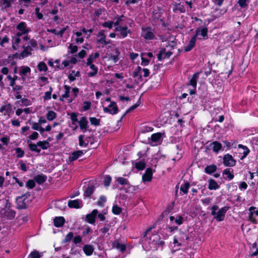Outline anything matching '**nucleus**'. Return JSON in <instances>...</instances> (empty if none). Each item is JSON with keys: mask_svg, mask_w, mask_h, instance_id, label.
Masks as SVG:
<instances>
[{"mask_svg": "<svg viewBox=\"0 0 258 258\" xmlns=\"http://www.w3.org/2000/svg\"><path fill=\"white\" fill-rule=\"evenodd\" d=\"M16 32L15 35L12 36V48L17 50L19 49V44L20 43L21 39L24 41L30 39V36L28 35L30 29L27 27L26 23L24 22H21L18 24L16 26Z\"/></svg>", "mask_w": 258, "mask_h": 258, "instance_id": "1", "label": "nucleus"}, {"mask_svg": "<svg viewBox=\"0 0 258 258\" xmlns=\"http://www.w3.org/2000/svg\"><path fill=\"white\" fill-rule=\"evenodd\" d=\"M29 40L27 45L25 44L23 45V50L19 54L18 57L19 59H23L31 55L32 51L37 47V43L35 40L33 39H30Z\"/></svg>", "mask_w": 258, "mask_h": 258, "instance_id": "2", "label": "nucleus"}, {"mask_svg": "<svg viewBox=\"0 0 258 258\" xmlns=\"http://www.w3.org/2000/svg\"><path fill=\"white\" fill-rule=\"evenodd\" d=\"M219 207L217 205L213 206L211 208V214L214 216V217L218 221H222L225 218V215L226 212L228 210L229 207H224L218 210L217 212L216 211L218 209Z\"/></svg>", "mask_w": 258, "mask_h": 258, "instance_id": "3", "label": "nucleus"}, {"mask_svg": "<svg viewBox=\"0 0 258 258\" xmlns=\"http://www.w3.org/2000/svg\"><path fill=\"white\" fill-rule=\"evenodd\" d=\"M141 36L147 41L153 40L156 37L154 29L149 27L142 28Z\"/></svg>", "mask_w": 258, "mask_h": 258, "instance_id": "4", "label": "nucleus"}, {"mask_svg": "<svg viewBox=\"0 0 258 258\" xmlns=\"http://www.w3.org/2000/svg\"><path fill=\"white\" fill-rule=\"evenodd\" d=\"M199 73H196L194 74L191 78L189 81V85L192 87V89L189 90V94L193 95L196 94V90L197 88V81L199 77Z\"/></svg>", "mask_w": 258, "mask_h": 258, "instance_id": "5", "label": "nucleus"}, {"mask_svg": "<svg viewBox=\"0 0 258 258\" xmlns=\"http://www.w3.org/2000/svg\"><path fill=\"white\" fill-rule=\"evenodd\" d=\"M103 111L105 113H109L111 114H116L118 112V108L116 102L112 101L107 107L103 108Z\"/></svg>", "mask_w": 258, "mask_h": 258, "instance_id": "6", "label": "nucleus"}, {"mask_svg": "<svg viewBox=\"0 0 258 258\" xmlns=\"http://www.w3.org/2000/svg\"><path fill=\"white\" fill-rule=\"evenodd\" d=\"M117 32V35L120 38H124L127 36V34L130 32V30L126 27L117 26L115 28Z\"/></svg>", "mask_w": 258, "mask_h": 258, "instance_id": "7", "label": "nucleus"}, {"mask_svg": "<svg viewBox=\"0 0 258 258\" xmlns=\"http://www.w3.org/2000/svg\"><path fill=\"white\" fill-rule=\"evenodd\" d=\"M255 207H250L249 209L248 220L253 224L257 223L255 217L258 216V210H255Z\"/></svg>", "mask_w": 258, "mask_h": 258, "instance_id": "8", "label": "nucleus"}, {"mask_svg": "<svg viewBox=\"0 0 258 258\" xmlns=\"http://www.w3.org/2000/svg\"><path fill=\"white\" fill-rule=\"evenodd\" d=\"M223 163L226 166L232 167L235 165L236 161L231 155L227 154L223 157Z\"/></svg>", "mask_w": 258, "mask_h": 258, "instance_id": "9", "label": "nucleus"}, {"mask_svg": "<svg viewBox=\"0 0 258 258\" xmlns=\"http://www.w3.org/2000/svg\"><path fill=\"white\" fill-rule=\"evenodd\" d=\"M162 134L161 133H157L152 135L151 140L152 144L154 146L161 144L162 142Z\"/></svg>", "mask_w": 258, "mask_h": 258, "instance_id": "10", "label": "nucleus"}, {"mask_svg": "<svg viewBox=\"0 0 258 258\" xmlns=\"http://www.w3.org/2000/svg\"><path fill=\"white\" fill-rule=\"evenodd\" d=\"M29 196L28 194H25L17 198L16 202L17 206L19 209H25L26 208V204L24 202L25 200Z\"/></svg>", "mask_w": 258, "mask_h": 258, "instance_id": "11", "label": "nucleus"}, {"mask_svg": "<svg viewBox=\"0 0 258 258\" xmlns=\"http://www.w3.org/2000/svg\"><path fill=\"white\" fill-rule=\"evenodd\" d=\"M78 123L79 124L80 129L83 132H85L87 131L89 126H88V121L86 117H85V116L82 117L80 119V120L78 121Z\"/></svg>", "mask_w": 258, "mask_h": 258, "instance_id": "12", "label": "nucleus"}, {"mask_svg": "<svg viewBox=\"0 0 258 258\" xmlns=\"http://www.w3.org/2000/svg\"><path fill=\"white\" fill-rule=\"evenodd\" d=\"M98 214V211L97 210H94L86 216V221L92 224L95 223V218L96 217Z\"/></svg>", "mask_w": 258, "mask_h": 258, "instance_id": "13", "label": "nucleus"}, {"mask_svg": "<svg viewBox=\"0 0 258 258\" xmlns=\"http://www.w3.org/2000/svg\"><path fill=\"white\" fill-rule=\"evenodd\" d=\"M196 40V36H194L189 41L188 44L184 46V50L186 52L191 50L195 45Z\"/></svg>", "mask_w": 258, "mask_h": 258, "instance_id": "14", "label": "nucleus"}, {"mask_svg": "<svg viewBox=\"0 0 258 258\" xmlns=\"http://www.w3.org/2000/svg\"><path fill=\"white\" fill-rule=\"evenodd\" d=\"M72 38H75V42L77 44H81L84 41V37L82 36V32H76L73 35Z\"/></svg>", "mask_w": 258, "mask_h": 258, "instance_id": "15", "label": "nucleus"}, {"mask_svg": "<svg viewBox=\"0 0 258 258\" xmlns=\"http://www.w3.org/2000/svg\"><path fill=\"white\" fill-rule=\"evenodd\" d=\"M31 69L27 66H21L19 68V74L20 76H29L31 74Z\"/></svg>", "mask_w": 258, "mask_h": 258, "instance_id": "16", "label": "nucleus"}, {"mask_svg": "<svg viewBox=\"0 0 258 258\" xmlns=\"http://www.w3.org/2000/svg\"><path fill=\"white\" fill-rule=\"evenodd\" d=\"M81 76L80 72L79 71L72 70L68 75V79L70 82H72Z\"/></svg>", "mask_w": 258, "mask_h": 258, "instance_id": "17", "label": "nucleus"}, {"mask_svg": "<svg viewBox=\"0 0 258 258\" xmlns=\"http://www.w3.org/2000/svg\"><path fill=\"white\" fill-rule=\"evenodd\" d=\"M68 206L70 208H79L82 207V202L79 200H72L69 202Z\"/></svg>", "mask_w": 258, "mask_h": 258, "instance_id": "18", "label": "nucleus"}, {"mask_svg": "<svg viewBox=\"0 0 258 258\" xmlns=\"http://www.w3.org/2000/svg\"><path fill=\"white\" fill-rule=\"evenodd\" d=\"M152 178V171L150 168H148L145 174L142 176L143 180L145 181H150Z\"/></svg>", "mask_w": 258, "mask_h": 258, "instance_id": "19", "label": "nucleus"}, {"mask_svg": "<svg viewBox=\"0 0 258 258\" xmlns=\"http://www.w3.org/2000/svg\"><path fill=\"white\" fill-rule=\"evenodd\" d=\"M87 66H89L90 69L92 70L91 71L88 73V76L90 77L95 76L98 73V68L93 64H87Z\"/></svg>", "mask_w": 258, "mask_h": 258, "instance_id": "20", "label": "nucleus"}, {"mask_svg": "<svg viewBox=\"0 0 258 258\" xmlns=\"http://www.w3.org/2000/svg\"><path fill=\"white\" fill-rule=\"evenodd\" d=\"M99 56V54L98 52L92 53L89 55L87 59L86 64H92L93 62L95 61L96 59Z\"/></svg>", "mask_w": 258, "mask_h": 258, "instance_id": "21", "label": "nucleus"}, {"mask_svg": "<svg viewBox=\"0 0 258 258\" xmlns=\"http://www.w3.org/2000/svg\"><path fill=\"white\" fill-rule=\"evenodd\" d=\"M65 220L62 217H57L54 219V225L55 227H59L64 224Z\"/></svg>", "mask_w": 258, "mask_h": 258, "instance_id": "22", "label": "nucleus"}, {"mask_svg": "<svg viewBox=\"0 0 258 258\" xmlns=\"http://www.w3.org/2000/svg\"><path fill=\"white\" fill-rule=\"evenodd\" d=\"M118 55L119 52L118 50L115 49V54H108V60L112 61L114 63H116L118 60Z\"/></svg>", "mask_w": 258, "mask_h": 258, "instance_id": "23", "label": "nucleus"}, {"mask_svg": "<svg viewBox=\"0 0 258 258\" xmlns=\"http://www.w3.org/2000/svg\"><path fill=\"white\" fill-rule=\"evenodd\" d=\"M83 155V152L82 151L79 150L74 152L71 154L70 156V159L71 161H74L77 159L79 157L82 156Z\"/></svg>", "mask_w": 258, "mask_h": 258, "instance_id": "24", "label": "nucleus"}, {"mask_svg": "<svg viewBox=\"0 0 258 258\" xmlns=\"http://www.w3.org/2000/svg\"><path fill=\"white\" fill-rule=\"evenodd\" d=\"M97 36L99 38L98 41L103 45H105L108 43V42L105 40V36L103 31H100L98 33Z\"/></svg>", "mask_w": 258, "mask_h": 258, "instance_id": "25", "label": "nucleus"}, {"mask_svg": "<svg viewBox=\"0 0 258 258\" xmlns=\"http://www.w3.org/2000/svg\"><path fill=\"white\" fill-rule=\"evenodd\" d=\"M207 32L208 30L206 28H203L197 30L195 36L197 37V36L201 35L203 38H205L207 35Z\"/></svg>", "mask_w": 258, "mask_h": 258, "instance_id": "26", "label": "nucleus"}, {"mask_svg": "<svg viewBox=\"0 0 258 258\" xmlns=\"http://www.w3.org/2000/svg\"><path fill=\"white\" fill-rule=\"evenodd\" d=\"M183 219V217L180 215H177L176 217L174 216L170 217V220L171 222L174 221L176 224L179 225L182 224Z\"/></svg>", "mask_w": 258, "mask_h": 258, "instance_id": "27", "label": "nucleus"}, {"mask_svg": "<svg viewBox=\"0 0 258 258\" xmlns=\"http://www.w3.org/2000/svg\"><path fill=\"white\" fill-rule=\"evenodd\" d=\"M232 170L230 168H227L224 170L223 174L226 176L225 178L228 180H231L233 178L234 175L232 173Z\"/></svg>", "mask_w": 258, "mask_h": 258, "instance_id": "28", "label": "nucleus"}, {"mask_svg": "<svg viewBox=\"0 0 258 258\" xmlns=\"http://www.w3.org/2000/svg\"><path fill=\"white\" fill-rule=\"evenodd\" d=\"M219 186L214 179H210L209 181L208 188L210 190H215L219 188Z\"/></svg>", "mask_w": 258, "mask_h": 258, "instance_id": "29", "label": "nucleus"}, {"mask_svg": "<svg viewBox=\"0 0 258 258\" xmlns=\"http://www.w3.org/2000/svg\"><path fill=\"white\" fill-rule=\"evenodd\" d=\"M172 53L170 51L165 52V49H163L161 51L160 53L159 54L158 56V58L159 60H161L162 58H164L166 57H168L171 55Z\"/></svg>", "mask_w": 258, "mask_h": 258, "instance_id": "30", "label": "nucleus"}, {"mask_svg": "<svg viewBox=\"0 0 258 258\" xmlns=\"http://www.w3.org/2000/svg\"><path fill=\"white\" fill-rule=\"evenodd\" d=\"M85 253L87 255H90L94 251V248L90 245H85L83 248Z\"/></svg>", "mask_w": 258, "mask_h": 258, "instance_id": "31", "label": "nucleus"}, {"mask_svg": "<svg viewBox=\"0 0 258 258\" xmlns=\"http://www.w3.org/2000/svg\"><path fill=\"white\" fill-rule=\"evenodd\" d=\"M211 147H212L213 150L215 152L217 153L221 149L222 145L218 142L215 141V142H214L211 144Z\"/></svg>", "mask_w": 258, "mask_h": 258, "instance_id": "32", "label": "nucleus"}, {"mask_svg": "<svg viewBox=\"0 0 258 258\" xmlns=\"http://www.w3.org/2000/svg\"><path fill=\"white\" fill-rule=\"evenodd\" d=\"M71 87L68 85L64 86V93L62 94V98H68L70 97Z\"/></svg>", "mask_w": 258, "mask_h": 258, "instance_id": "33", "label": "nucleus"}, {"mask_svg": "<svg viewBox=\"0 0 258 258\" xmlns=\"http://www.w3.org/2000/svg\"><path fill=\"white\" fill-rule=\"evenodd\" d=\"M11 3L9 0H1L0 7L2 10L7 9L11 6Z\"/></svg>", "mask_w": 258, "mask_h": 258, "instance_id": "34", "label": "nucleus"}, {"mask_svg": "<svg viewBox=\"0 0 258 258\" xmlns=\"http://www.w3.org/2000/svg\"><path fill=\"white\" fill-rule=\"evenodd\" d=\"M142 69L141 67L138 66L134 71L133 73V77L134 78H141L142 77Z\"/></svg>", "mask_w": 258, "mask_h": 258, "instance_id": "35", "label": "nucleus"}, {"mask_svg": "<svg viewBox=\"0 0 258 258\" xmlns=\"http://www.w3.org/2000/svg\"><path fill=\"white\" fill-rule=\"evenodd\" d=\"M217 169V167L215 165H210L209 166H207L205 168V171L206 173L208 174H211L214 172L216 171Z\"/></svg>", "mask_w": 258, "mask_h": 258, "instance_id": "36", "label": "nucleus"}, {"mask_svg": "<svg viewBox=\"0 0 258 258\" xmlns=\"http://www.w3.org/2000/svg\"><path fill=\"white\" fill-rule=\"evenodd\" d=\"M94 186L93 185H89L88 187L86 188L84 192V196L85 197H89L92 194L94 190Z\"/></svg>", "mask_w": 258, "mask_h": 258, "instance_id": "37", "label": "nucleus"}, {"mask_svg": "<svg viewBox=\"0 0 258 258\" xmlns=\"http://www.w3.org/2000/svg\"><path fill=\"white\" fill-rule=\"evenodd\" d=\"M34 179L36 182L41 184L46 181V176L44 175H38L34 177Z\"/></svg>", "mask_w": 258, "mask_h": 258, "instance_id": "38", "label": "nucleus"}, {"mask_svg": "<svg viewBox=\"0 0 258 258\" xmlns=\"http://www.w3.org/2000/svg\"><path fill=\"white\" fill-rule=\"evenodd\" d=\"M177 236L179 237V238H178L179 241L181 243L188 239V237L186 235L181 231H179L178 235Z\"/></svg>", "mask_w": 258, "mask_h": 258, "instance_id": "39", "label": "nucleus"}, {"mask_svg": "<svg viewBox=\"0 0 258 258\" xmlns=\"http://www.w3.org/2000/svg\"><path fill=\"white\" fill-rule=\"evenodd\" d=\"M38 146L40 147L41 149L45 150L47 149L49 147V143L48 142L46 141H39L37 142Z\"/></svg>", "mask_w": 258, "mask_h": 258, "instance_id": "40", "label": "nucleus"}, {"mask_svg": "<svg viewBox=\"0 0 258 258\" xmlns=\"http://www.w3.org/2000/svg\"><path fill=\"white\" fill-rule=\"evenodd\" d=\"M79 92V89L77 87H75L72 89V98L71 99H70L69 100V103L72 102L73 101V100L78 96Z\"/></svg>", "mask_w": 258, "mask_h": 258, "instance_id": "41", "label": "nucleus"}, {"mask_svg": "<svg viewBox=\"0 0 258 258\" xmlns=\"http://www.w3.org/2000/svg\"><path fill=\"white\" fill-rule=\"evenodd\" d=\"M250 254L251 256H256L258 254V248L255 243H253L250 248Z\"/></svg>", "mask_w": 258, "mask_h": 258, "instance_id": "42", "label": "nucleus"}, {"mask_svg": "<svg viewBox=\"0 0 258 258\" xmlns=\"http://www.w3.org/2000/svg\"><path fill=\"white\" fill-rule=\"evenodd\" d=\"M37 68L39 72H46L48 69L46 64L43 61H41L38 63Z\"/></svg>", "mask_w": 258, "mask_h": 258, "instance_id": "43", "label": "nucleus"}, {"mask_svg": "<svg viewBox=\"0 0 258 258\" xmlns=\"http://www.w3.org/2000/svg\"><path fill=\"white\" fill-rule=\"evenodd\" d=\"M66 30V28H64L60 29V30H57L56 29H51L49 30V31L55 35L59 36L60 37H62V35L63 34Z\"/></svg>", "mask_w": 258, "mask_h": 258, "instance_id": "44", "label": "nucleus"}, {"mask_svg": "<svg viewBox=\"0 0 258 258\" xmlns=\"http://www.w3.org/2000/svg\"><path fill=\"white\" fill-rule=\"evenodd\" d=\"M38 84L40 86H43L48 83L47 78L45 77H40L38 79Z\"/></svg>", "mask_w": 258, "mask_h": 258, "instance_id": "45", "label": "nucleus"}, {"mask_svg": "<svg viewBox=\"0 0 258 258\" xmlns=\"http://www.w3.org/2000/svg\"><path fill=\"white\" fill-rule=\"evenodd\" d=\"M140 101H138V102L136 103L135 104H134V105H133L132 106H131V107H130L125 112V113L122 115V116L121 117V119H120V120L122 119V118H123L125 115L129 113V112H131L132 111H133L134 109H135L136 108H137L139 105H140Z\"/></svg>", "mask_w": 258, "mask_h": 258, "instance_id": "46", "label": "nucleus"}, {"mask_svg": "<svg viewBox=\"0 0 258 258\" xmlns=\"http://www.w3.org/2000/svg\"><path fill=\"white\" fill-rule=\"evenodd\" d=\"M189 186V183L188 182H185L181 185L180 190L184 194H185L187 192Z\"/></svg>", "mask_w": 258, "mask_h": 258, "instance_id": "47", "label": "nucleus"}, {"mask_svg": "<svg viewBox=\"0 0 258 258\" xmlns=\"http://www.w3.org/2000/svg\"><path fill=\"white\" fill-rule=\"evenodd\" d=\"M56 117V114L55 112L50 110L48 111L46 114V118L49 120H52Z\"/></svg>", "mask_w": 258, "mask_h": 258, "instance_id": "48", "label": "nucleus"}, {"mask_svg": "<svg viewBox=\"0 0 258 258\" xmlns=\"http://www.w3.org/2000/svg\"><path fill=\"white\" fill-rule=\"evenodd\" d=\"M173 9V11L175 12L178 11L181 13H183L185 12V9L184 6L180 4L175 5Z\"/></svg>", "mask_w": 258, "mask_h": 258, "instance_id": "49", "label": "nucleus"}, {"mask_svg": "<svg viewBox=\"0 0 258 258\" xmlns=\"http://www.w3.org/2000/svg\"><path fill=\"white\" fill-rule=\"evenodd\" d=\"M116 181L121 185H127L128 184V181L126 179L122 177H118L115 178Z\"/></svg>", "mask_w": 258, "mask_h": 258, "instance_id": "50", "label": "nucleus"}, {"mask_svg": "<svg viewBox=\"0 0 258 258\" xmlns=\"http://www.w3.org/2000/svg\"><path fill=\"white\" fill-rule=\"evenodd\" d=\"M71 119L72 121V125H76V122H78V114L76 113H72L70 114Z\"/></svg>", "mask_w": 258, "mask_h": 258, "instance_id": "51", "label": "nucleus"}, {"mask_svg": "<svg viewBox=\"0 0 258 258\" xmlns=\"http://www.w3.org/2000/svg\"><path fill=\"white\" fill-rule=\"evenodd\" d=\"M52 91V88L49 87V90L45 93L43 99L44 100H49L51 99V93Z\"/></svg>", "mask_w": 258, "mask_h": 258, "instance_id": "52", "label": "nucleus"}, {"mask_svg": "<svg viewBox=\"0 0 258 258\" xmlns=\"http://www.w3.org/2000/svg\"><path fill=\"white\" fill-rule=\"evenodd\" d=\"M91 124L95 126L100 125V119L95 117H91L89 118Z\"/></svg>", "mask_w": 258, "mask_h": 258, "instance_id": "53", "label": "nucleus"}, {"mask_svg": "<svg viewBox=\"0 0 258 258\" xmlns=\"http://www.w3.org/2000/svg\"><path fill=\"white\" fill-rule=\"evenodd\" d=\"M16 157L17 158H21L24 155V151L20 148H16L15 149Z\"/></svg>", "mask_w": 258, "mask_h": 258, "instance_id": "54", "label": "nucleus"}, {"mask_svg": "<svg viewBox=\"0 0 258 258\" xmlns=\"http://www.w3.org/2000/svg\"><path fill=\"white\" fill-rule=\"evenodd\" d=\"M37 146H38L37 144L36 145L35 144H30L29 145V148L30 150H31L32 151H35L36 153H39L40 152V149H38L37 148Z\"/></svg>", "mask_w": 258, "mask_h": 258, "instance_id": "55", "label": "nucleus"}, {"mask_svg": "<svg viewBox=\"0 0 258 258\" xmlns=\"http://www.w3.org/2000/svg\"><path fill=\"white\" fill-rule=\"evenodd\" d=\"M142 133L150 132L153 130V128L147 125H143L141 128Z\"/></svg>", "mask_w": 258, "mask_h": 258, "instance_id": "56", "label": "nucleus"}, {"mask_svg": "<svg viewBox=\"0 0 258 258\" xmlns=\"http://www.w3.org/2000/svg\"><path fill=\"white\" fill-rule=\"evenodd\" d=\"M74 237V233L72 232H69L65 237L63 240V243H67L70 241Z\"/></svg>", "mask_w": 258, "mask_h": 258, "instance_id": "57", "label": "nucleus"}, {"mask_svg": "<svg viewBox=\"0 0 258 258\" xmlns=\"http://www.w3.org/2000/svg\"><path fill=\"white\" fill-rule=\"evenodd\" d=\"M135 167L139 170H143L145 168V163L143 161H139L136 163Z\"/></svg>", "mask_w": 258, "mask_h": 258, "instance_id": "58", "label": "nucleus"}, {"mask_svg": "<svg viewBox=\"0 0 258 258\" xmlns=\"http://www.w3.org/2000/svg\"><path fill=\"white\" fill-rule=\"evenodd\" d=\"M111 181V177L110 176L107 175L104 176L103 182L105 186H108L110 185Z\"/></svg>", "mask_w": 258, "mask_h": 258, "instance_id": "59", "label": "nucleus"}, {"mask_svg": "<svg viewBox=\"0 0 258 258\" xmlns=\"http://www.w3.org/2000/svg\"><path fill=\"white\" fill-rule=\"evenodd\" d=\"M115 247L121 251H124L126 248L124 244L120 243L118 242L115 243Z\"/></svg>", "mask_w": 258, "mask_h": 258, "instance_id": "60", "label": "nucleus"}, {"mask_svg": "<svg viewBox=\"0 0 258 258\" xmlns=\"http://www.w3.org/2000/svg\"><path fill=\"white\" fill-rule=\"evenodd\" d=\"M112 211L113 214L118 215L120 213L121 209L118 206L116 205H114L112 207Z\"/></svg>", "mask_w": 258, "mask_h": 258, "instance_id": "61", "label": "nucleus"}, {"mask_svg": "<svg viewBox=\"0 0 258 258\" xmlns=\"http://www.w3.org/2000/svg\"><path fill=\"white\" fill-rule=\"evenodd\" d=\"M84 138V136L82 135L79 136V145L81 147H86L87 145V144H86L83 140Z\"/></svg>", "mask_w": 258, "mask_h": 258, "instance_id": "62", "label": "nucleus"}, {"mask_svg": "<svg viewBox=\"0 0 258 258\" xmlns=\"http://www.w3.org/2000/svg\"><path fill=\"white\" fill-rule=\"evenodd\" d=\"M29 257L31 258H39L40 257V254L38 251L34 250L30 253Z\"/></svg>", "mask_w": 258, "mask_h": 258, "instance_id": "63", "label": "nucleus"}, {"mask_svg": "<svg viewBox=\"0 0 258 258\" xmlns=\"http://www.w3.org/2000/svg\"><path fill=\"white\" fill-rule=\"evenodd\" d=\"M69 49L72 53H75L78 50V47L76 45H73V44H70L69 46Z\"/></svg>", "mask_w": 258, "mask_h": 258, "instance_id": "64", "label": "nucleus"}]
</instances>
